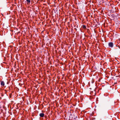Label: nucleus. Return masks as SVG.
Here are the masks:
<instances>
[{
    "mask_svg": "<svg viewBox=\"0 0 120 120\" xmlns=\"http://www.w3.org/2000/svg\"><path fill=\"white\" fill-rule=\"evenodd\" d=\"M108 45L109 47L112 48L113 46V44L112 42H110L109 43Z\"/></svg>",
    "mask_w": 120,
    "mask_h": 120,
    "instance_id": "nucleus-1",
    "label": "nucleus"
},
{
    "mask_svg": "<svg viewBox=\"0 0 120 120\" xmlns=\"http://www.w3.org/2000/svg\"><path fill=\"white\" fill-rule=\"evenodd\" d=\"M39 116L40 117H44V114L43 113H41L39 114Z\"/></svg>",
    "mask_w": 120,
    "mask_h": 120,
    "instance_id": "nucleus-2",
    "label": "nucleus"
},
{
    "mask_svg": "<svg viewBox=\"0 0 120 120\" xmlns=\"http://www.w3.org/2000/svg\"><path fill=\"white\" fill-rule=\"evenodd\" d=\"M1 86H4V82L3 81H2L1 82Z\"/></svg>",
    "mask_w": 120,
    "mask_h": 120,
    "instance_id": "nucleus-3",
    "label": "nucleus"
},
{
    "mask_svg": "<svg viewBox=\"0 0 120 120\" xmlns=\"http://www.w3.org/2000/svg\"><path fill=\"white\" fill-rule=\"evenodd\" d=\"M26 1L28 3H30V0H26Z\"/></svg>",
    "mask_w": 120,
    "mask_h": 120,
    "instance_id": "nucleus-4",
    "label": "nucleus"
}]
</instances>
